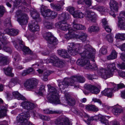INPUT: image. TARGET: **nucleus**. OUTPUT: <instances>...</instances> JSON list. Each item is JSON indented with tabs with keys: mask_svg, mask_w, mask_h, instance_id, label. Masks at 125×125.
Instances as JSON below:
<instances>
[{
	"mask_svg": "<svg viewBox=\"0 0 125 125\" xmlns=\"http://www.w3.org/2000/svg\"><path fill=\"white\" fill-rule=\"evenodd\" d=\"M115 38L116 39L124 40H125V34L124 33H118L116 34Z\"/></svg>",
	"mask_w": 125,
	"mask_h": 125,
	"instance_id": "46",
	"label": "nucleus"
},
{
	"mask_svg": "<svg viewBox=\"0 0 125 125\" xmlns=\"http://www.w3.org/2000/svg\"><path fill=\"white\" fill-rule=\"evenodd\" d=\"M12 57L14 58L15 61L19 60V56L17 52H15L13 54Z\"/></svg>",
	"mask_w": 125,
	"mask_h": 125,
	"instance_id": "64",
	"label": "nucleus"
},
{
	"mask_svg": "<svg viewBox=\"0 0 125 125\" xmlns=\"http://www.w3.org/2000/svg\"><path fill=\"white\" fill-rule=\"evenodd\" d=\"M55 26L56 28L64 31L68 30L71 28L70 25L67 23L66 21L64 20L56 23Z\"/></svg>",
	"mask_w": 125,
	"mask_h": 125,
	"instance_id": "8",
	"label": "nucleus"
},
{
	"mask_svg": "<svg viewBox=\"0 0 125 125\" xmlns=\"http://www.w3.org/2000/svg\"><path fill=\"white\" fill-rule=\"evenodd\" d=\"M12 69L11 67H8L7 68H4L3 70L6 75L11 77L14 76V74L12 73Z\"/></svg>",
	"mask_w": 125,
	"mask_h": 125,
	"instance_id": "37",
	"label": "nucleus"
},
{
	"mask_svg": "<svg viewBox=\"0 0 125 125\" xmlns=\"http://www.w3.org/2000/svg\"><path fill=\"white\" fill-rule=\"evenodd\" d=\"M45 86L44 85H42L40 86L39 89V91L38 92L39 94L42 95L43 93L45 91Z\"/></svg>",
	"mask_w": 125,
	"mask_h": 125,
	"instance_id": "58",
	"label": "nucleus"
},
{
	"mask_svg": "<svg viewBox=\"0 0 125 125\" xmlns=\"http://www.w3.org/2000/svg\"><path fill=\"white\" fill-rule=\"evenodd\" d=\"M110 7L111 10L117 12L118 10V3L114 0H111L110 3Z\"/></svg>",
	"mask_w": 125,
	"mask_h": 125,
	"instance_id": "20",
	"label": "nucleus"
},
{
	"mask_svg": "<svg viewBox=\"0 0 125 125\" xmlns=\"http://www.w3.org/2000/svg\"><path fill=\"white\" fill-rule=\"evenodd\" d=\"M107 70L108 71L110 72H111L113 74V72L115 70L118 71L117 70L116 68L115 63L114 62L107 64Z\"/></svg>",
	"mask_w": 125,
	"mask_h": 125,
	"instance_id": "23",
	"label": "nucleus"
},
{
	"mask_svg": "<svg viewBox=\"0 0 125 125\" xmlns=\"http://www.w3.org/2000/svg\"><path fill=\"white\" fill-rule=\"evenodd\" d=\"M67 10L69 11L70 13L73 16V14H75L74 9L73 7H69L67 9Z\"/></svg>",
	"mask_w": 125,
	"mask_h": 125,
	"instance_id": "55",
	"label": "nucleus"
},
{
	"mask_svg": "<svg viewBox=\"0 0 125 125\" xmlns=\"http://www.w3.org/2000/svg\"><path fill=\"white\" fill-rule=\"evenodd\" d=\"M125 87V85L123 83H120L118 84L114 88V90L115 91L118 90V89L122 88Z\"/></svg>",
	"mask_w": 125,
	"mask_h": 125,
	"instance_id": "53",
	"label": "nucleus"
},
{
	"mask_svg": "<svg viewBox=\"0 0 125 125\" xmlns=\"http://www.w3.org/2000/svg\"><path fill=\"white\" fill-rule=\"evenodd\" d=\"M30 117V115L28 113L25 112L21 113L16 117L17 123H20L21 125H26L25 124Z\"/></svg>",
	"mask_w": 125,
	"mask_h": 125,
	"instance_id": "7",
	"label": "nucleus"
},
{
	"mask_svg": "<svg viewBox=\"0 0 125 125\" xmlns=\"http://www.w3.org/2000/svg\"><path fill=\"white\" fill-rule=\"evenodd\" d=\"M31 16L33 18L36 20L37 22H39L41 21V19L40 17V15L39 13L37 12L35 10H31Z\"/></svg>",
	"mask_w": 125,
	"mask_h": 125,
	"instance_id": "22",
	"label": "nucleus"
},
{
	"mask_svg": "<svg viewBox=\"0 0 125 125\" xmlns=\"http://www.w3.org/2000/svg\"><path fill=\"white\" fill-rule=\"evenodd\" d=\"M123 111L122 108L121 106L115 107L112 109L113 113L116 115L120 114Z\"/></svg>",
	"mask_w": 125,
	"mask_h": 125,
	"instance_id": "32",
	"label": "nucleus"
},
{
	"mask_svg": "<svg viewBox=\"0 0 125 125\" xmlns=\"http://www.w3.org/2000/svg\"><path fill=\"white\" fill-rule=\"evenodd\" d=\"M38 82V80L35 78L27 80L24 84V86L28 90H31L35 88Z\"/></svg>",
	"mask_w": 125,
	"mask_h": 125,
	"instance_id": "6",
	"label": "nucleus"
},
{
	"mask_svg": "<svg viewBox=\"0 0 125 125\" xmlns=\"http://www.w3.org/2000/svg\"><path fill=\"white\" fill-rule=\"evenodd\" d=\"M4 31L3 33H2L1 31H0V41L2 44L4 45L9 43V42L6 40V38L4 36ZM4 34H5L4 33Z\"/></svg>",
	"mask_w": 125,
	"mask_h": 125,
	"instance_id": "34",
	"label": "nucleus"
},
{
	"mask_svg": "<svg viewBox=\"0 0 125 125\" xmlns=\"http://www.w3.org/2000/svg\"><path fill=\"white\" fill-rule=\"evenodd\" d=\"M79 33L80 35L78 37L83 42L86 41V44H85L84 45L83 48V52L84 50V49L85 46L86 45L88 44H89V45H90L89 44V42L88 41H86V38L87 36V34L85 33L82 31L80 32Z\"/></svg>",
	"mask_w": 125,
	"mask_h": 125,
	"instance_id": "21",
	"label": "nucleus"
},
{
	"mask_svg": "<svg viewBox=\"0 0 125 125\" xmlns=\"http://www.w3.org/2000/svg\"><path fill=\"white\" fill-rule=\"evenodd\" d=\"M82 46L81 44L75 43L74 42L68 43L67 47L68 52L71 55H75L80 51H83Z\"/></svg>",
	"mask_w": 125,
	"mask_h": 125,
	"instance_id": "3",
	"label": "nucleus"
},
{
	"mask_svg": "<svg viewBox=\"0 0 125 125\" xmlns=\"http://www.w3.org/2000/svg\"><path fill=\"white\" fill-rule=\"evenodd\" d=\"M10 19L11 18L9 17L7 18L4 21V25L7 28H10L11 26Z\"/></svg>",
	"mask_w": 125,
	"mask_h": 125,
	"instance_id": "39",
	"label": "nucleus"
},
{
	"mask_svg": "<svg viewBox=\"0 0 125 125\" xmlns=\"http://www.w3.org/2000/svg\"><path fill=\"white\" fill-rule=\"evenodd\" d=\"M97 10L100 11H103L105 12L107 11L106 8L104 7L98 6L97 8Z\"/></svg>",
	"mask_w": 125,
	"mask_h": 125,
	"instance_id": "57",
	"label": "nucleus"
},
{
	"mask_svg": "<svg viewBox=\"0 0 125 125\" xmlns=\"http://www.w3.org/2000/svg\"><path fill=\"white\" fill-rule=\"evenodd\" d=\"M5 11L4 7L2 5L0 6V16H2Z\"/></svg>",
	"mask_w": 125,
	"mask_h": 125,
	"instance_id": "61",
	"label": "nucleus"
},
{
	"mask_svg": "<svg viewBox=\"0 0 125 125\" xmlns=\"http://www.w3.org/2000/svg\"><path fill=\"white\" fill-rule=\"evenodd\" d=\"M12 94L13 96L15 98L18 100H24L26 99L25 98L24 96L21 95L17 91L13 92Z\"/></svg>",
	"mask_w": 125,
	"mask_h": 125,
	"instance_id": "35",
	"label": "nucleus"
},
{
	"mask_svg": "<svg viewBox=\"0 0 125 125\" xmlns=\"http://www.w3.org/2000/svg\"><path fill=\"white\" fill-rule=\"evenodd\" d=\"M84 87L86 89L89 91L90 92L94 94L98 93L100 91L96 87L89 84H85Z\"/></svg>",
	"mask_w": 125,
	"mask_h": 125,
	"instance_id": "14",
	"label": "nucleus"
},
{
	"mask_svg": "<svg viewBox=\"0 0 125 125\" xmlns=\"http://www.w3.org/2000/svg\"><path fill=\"white\" fill-rule=\"evenodd\" d=\"M47 12L46 14L45 15L44 17L46 19V17H49L50 19H53L55 18L57 15V13L54 11H51V10L48 9V11H46Z\"/></svg>",
	"mask_w": 125,
	"mask_h": 125,
	"instance_id": "19",
	"label": "nucleus"
},
{
	"mask_svg": "<svg viewBox=\"0 0 125 125\" xmlns=\"http://www.w3.org/2000/svg\"><path fill=\"white\" fill-rule=\"evenodd\" d=\"M70 29L68 30V33L66 34L65 36V38L68 40L73 38L76 36V34L73 31V30H72V28L71 27Z\"/></svg>",
	"mask_w": 125,
	"mask_h": 125,
	"instance_id": "26",
	"label": "nucleus"
},
{
	"mask_svg": "<svg viewBox=\"0 0 125 125\" xmlns=\"http://www.w3.org/2000/svg\"><path fill=\"white\" fill-rule=\"evenodd\" d=\"M9 42V43L8 44H7L5 45H4H4L3 46V49L6 52H9L10 53L12 52V49L9 47H6L5 46L6 45L8 44H10V42Z\"/></svg>",
	"mask_w": 125,
	"mask_h": 125,
	"instance_id": "51",
	"label": "nucleus"
},
{
	"mask_svg": "<svg viewBox=\"0 0 125 125\" xmlns=\"http://www.w3.org/2000/svg\"><path fill=\"white\" fill-rule=\"evenodd\" d=\"M59 59L55 55H54L52 56L50 58V62L53 63V65H54L55 63H56L58 62Z\"/></svg>",
	"mask_w": 125,
	"mask_h": 125,
	"instance_id": "42",
	"label": "nucleus"
},
{
	"mask_svg": "<svg viewBox=\"0 0 125 125\" xmlns=\"http://www.w3.org/2000/svg\"><path fill=\"white\" fill-rule=\"evenodd\" d=\"M70 86L73 85L75 81L78 82L80 83H83L85 81V78L81 76L75 75L72 77L70 80Z\"/></svg>",
	"mask_w": 125,
	"mask_h": 125,
	"instance_id": "10",
	"label": "nucleus"
},
{
	"mask_svg": "<svg viewBox=\"0 0 125 125\" xmlns=\"http://www.w3.org/2000/svg\"><path fill=\"white\" fill-rule=\"evenodd\" d=\"M99 30V27L97 26H92L90 27L89 28L88 31L90 32H92L98 31Z\"/></svg>",
	"mask_w": 125,
	"mask_h": 125,
	"instance_id": "44",
	"label": "nucleus"
},
{
	"mask_svg": "<svg viewBox=\"0 0 125 125\" xmlns=\"http://www.w3.org/2000/svg\"><path fill=\"white\" fill-rule=\"evenodd\" d=\"M84 50L80 55L81 58L77 60V64L79 65L84 66L85 69L96 70L97 69V67L95 63L90 65L89 59H91L93 62H94V54L95 50L93 49L90 45L88 44L85 45L84 48Z\"/></svg>",
	"mask_w": 125,
	"mask_h": 125,
	"instance_id": "1",
	"label": "nucleus"
},
{
	"mask_svg": "<svg viewBox=\"0 0 125 125\" xmlns=\"http://www.w3.org/2000/svg\"><path fill=\"white\" fill-rule=\"evenodd\" d=\"M39 117L41 119L45 121H49L50 120V117L47 116H45L42 115H40Z\"/></svg>",
	"mask_w": 125,
	"mask_h": 125,
	"instance_id": "54",
	"label": "nucleus"
},
{
	"mask_svg": "<svg viewBox=\"0 0 125 125\" xmlns=\"http://www.w3.org/2000/svg\"><path fill=\"white\" fill-rule=\"evenodd\" d=\"M21 9L18 10L16 12L17 18V21L21 26L26 25L28 22L29 18L26 13L22 12Z\"/></svg>",
	"mask_w": 125,
	"mask_h": 125,
	"instance_id": "5",
	"label": "nucleus"
},
{
	"mask_svg": "<svg viewBox=\"0 0 125 125\" xmlns=\"http://www.w3.org/2000/svg\"><path fill=\"white\" fill-rule=\"evenodd\" d=\"M19 32V30L17 29H6L4 30V33H7L10 36H14L18 35Z\"/></svg>",
	"mask_w": 125,
	"mask_h": 125,
	"instance_id": "17",
	"label": "nucleus"
},
{
	"mask_svg": "<svg viewBox=\"0 0 125 125\" xmlns=\"http://www.w3.org/2000/svg\"><path fill=\"white\" fill-rule=\"evenodd\" d=\"M18 82L19 80L17 78H14L11 79L8 84L9 87L11 88L14 86Z\"/></svg>",
	"mask_w": 125,
	"mask_h": 125,
	"instance_id": "41",
	"label": "nucleus"
},
{
	"mask_svg": "<svg viewBox=\"0 0 125 125\" xmlns=\"http://www.w3.org/2000/svg\"><path fill=\"white\" fill-rule=\"evenodd\" d=\"M64 63L59 59L58 62H57L56 63H55V65L54 66L56 67L61 68L64 66Z\"/></svg>",
	"mask_w": 125,
	"mask_h": 125,
	"instance_id": "49",
	"label": "nucleus"
},
{
	"mask_svg": "<svg viewBox=\"0 0 125 125\" xmlns=\"http://www.w3.org/2000/svg\"><path fill=\"white\" fill-rule=\"evenodd\" d=\"M0 62L3 65H7L9 63L8 57L3 55L0 56Z\"/></svg>",
	"mask_w": 125,
	"mask_h": 125,
	"instance_id": "36",
	"label": "nucleus"
},
{
	"mask_svg": "<svg viewBox=\"0 0 125 125\" xmlns=\"http://www.w3.org/2000/svg\"><path fill=\"white\" fill-rule=\"evenodd\" d=\"M73 31L83 30L85 29V26L80 24L76 23L75 21L73 22Z\"/></svg>",
	"mask_w": 125,
	"mask_h": 125,
	"instance_id": "27",
	"label": "nucleus"
},
{
	"mask_svg": "<svg viewBox=\"0 0 125 125\" xmlns=\"http://www.w3.org/2000/svg\"><path fill=\"white\" fill-rule=\"evenodd\" d=\"M47 86L49 92V94L47 96L48 100L51 103L55 104H59L60 102L57 89L51 86L49 84Z\"/></svg>",
	"mask_w": 125,
	"mask_h": 125,
	"instance_id": "2",
	"label": "nucleus"
},
{
	"mask_svg": "<svg viewBox=\"0 0 125 125\" xmlns=\"http://www.w3.org/2000/svg\"><path fill=\"white\" fill-rule=\"evenodd\" d=\"M61 19H67L69 18L68 14L67 13H63L61 15Z\"/></svg>",
	"mask_w": 125,
	"mask_h": 125,
	"instance_id": "56",
	"label": "nucleus"
},
{
	"mask_svg": "<svg viewBox=\"0 0 125 125\" xmlns=\"http://www.w3.org/2000/svg\"><path fill=\"white\" fill-rule=\"evenodd\" d=\"M67 101L68 104L70 106H73L75 104V99L73 98H71Z\"/></svg>",
	"mask_w": 125,
	"mask_h": 125,
	"instance_id": "52",
	"label": "nucleus"
},
{
	"mask_svg": "<svg viewBox=\"0 0 125 125\" xmlns=\"http://www.w3.org/2000/svg\"><path fill=\"white\" fill-rule=\"evenodd\" d=\"M114 88L112 89V88H107L102 91L101 92L102 95L106 96L109 97H111L112 96V93L113 92Z\"/></svg>",
	"mask_w": 125,
	"mask_h": 125,
	"instance_id": "18",
	"label": "nucleus"
},
{
	"mask_svg": "<svg viewBox=\"0 0 125 125\" xmlns=\"http://www.w3.org/2000/svg\"><path fill=\"white\" fill-rule=\"evenodd\" d=\"M70 82L69 83L68 81L65 80L62 83H60L58 85V86L61 90H64L65 88L68 87L69 85Z\"/></svg>",
	"mask_w": 125,
	"mask_h": 125,
	"instance_id": "30",
	"label": "nucleus"
},
{
	"mask_svg": "<svg viewBox=\"0 0 125 125\" xmlns=\"http://www.w3.org/2000/svg\"><path fill=\"white\" fill-rule=\"evenodd\" d=\"M117 66L119 68L121 69H125V63H123L120 64H117Z\"/></svg>",
	"mask_w": 125,
	"mask_h": 125,
	"instance_id": "59",
	"label": "nucleus"
},
{
	"mask_svg": "<svg viewBox=\"0 0 125 125\" xmlns=\"http://www.w3.org/2000/svg\"><path fill=\"white\" fill-rule=\"evenodd\" d=\"M51 73L50 71H45L43 73V80L44 81H47L48 80L47 77Z\"/></svg>",
	"mask_w": 125,
	"mask_h": 125,
	"instance_id": "48",
	"label": "nucleus"
},
{
	"mask_svg": "<svg viewBox=\"0 0 125 125\" xmlns=\"http://www.w3.org/2000/svg\"><path fill=\"white\" fill-rule=\"evenodd\" d=\"M86 19L93 22H95L97 19V15L95 13L91 11H87L85 15Z\"/></svg>",
	"mask_w": 125,
	"mask_h": 125,
	"instance_id": "13",
	"label": "nucleus"
},
{
	"mask_svg": "<svg viewBox=\"0 0 125 125\" xmlns=\"http://www.w3.org/2000/svg\"><path fill=\"white\" fill-rule=\"evenodd\" d=\"M50 5L52 8L56 10L59 11L61 9V7L59 4L54 5L53 4L51 3Z\"/></svg>",
	"mask_w": 125,
	"mask_h": 125,
	"instance_id": "47",
	"label": "nucleus"
},
{
	"mask_svg": "<svg viewBox=\"0 0 125 125\" xmlns=\"http://www.w3.org/2000/svg\"><path fill=\"white\" fill-rule=\"evenodd\" d=\"M48 42V46L49 48L52 49H53L55 48V46L58 44V41L57 39H56L53 41H49Z\"/></svg>",
	"mask_w": 125,
	"mask_h": 125,
	"instance_id": "31",
	"label": "nucleus"
},
{
	"mask_svg": "<svg viewBox=\"0 0 125 125\" xmlns=\"http://www.w3.org/2000/svg\"><path fill=\"white\" fill-rule=\"evenodd\" d=\"M44 112L47 114H58L60 113L59 111L57 110L52 111L49 109L44 110Z\"/></svg>",
	"mask_w": 125,
	"mask_h": 125,
	"instance_id": "43",
	"label": "nucleus"
},
{
	"mask_svg": "<svg viewBox=\"0 0 125 125\" xmlns=\"http://www.w3.org/2000/svg\"><path fill=\"white\" fill-rule=\"evenodd\" d=\"M54 123L57 125H72L69 119L64 117L58 118L55 120Z\"/></svg>",
	"mask_w": 125,
	"mask_h": 125,
	"instance_id": "11",
	"label": "nucleus"
},
{
	"mask_svg": "<svg viewBox=\"0 0 125 125\" xmlns=\"http://www.w3.org/2000/svg\"><path fill=\"white\" fill-rule=\"evenodd\" d=\"M30 30L33 32L39 31L40 30L39 26L37 22H32L29 23L28 25Z\"/></svg>",
	"mask_w": 125,
	"mask_h": 125,
	"instance_id": "16",
	"label": "nucleus"
},
{
	"mask_svg": "<svg viewBox=\"0 0 125 125\" xmlns=\"http://www.w3.org/2000/svg\"><path fill=\"white\" fill-rule=\"evenodd\" d=\"M85 16V15L82 12L79 11H75V14H73V17L74 18H82Z\"/></svg>",
	"mask_w": 125,
	"mask_h": 125,
	"instance_id": "40",
	"label": "nucleus"
},
{
	"mask_svg": "<svg viewBox=\"0 0 125 125\" xmlns=\"http://www.w3.org/2000/svg\"><path fill=\"white\" fill-rule=\"evenodd\" d=\"M21 105L23 108L29 111L33 110L36 106L35 104L28 101L23 102L21 103Z\"/></svg>",
	"mask_w": 125,
	"mask_h": 125,
	"instance_id": "12",
	"label": "nucleus"
},
{
	"mask_svg": "<svg viewBox=\"0 0 125 125\" xmlns=\"http://www.w3.org/2000/svg\"><path fill=\"white\" fill-rule=\"evenodd\" d=\"M106 39L110 42H112L113 41V38L110 35L108 34L106 36Z\"/></svg>",
	"mask_w": 125,
	"mask_h": 125,
	"instance_id": "62",
	"label": "nucleus"
},
{
	"mask_svg": "<svg viewBox=\"0 0 125 125\" xmlns=\"http://www.w3.org/2000/svg\"><path fill=\"white\" fill-rule=\"evenodd\" d=\"M15 47L18 50H22L24 54H31L32 52L29 48L25 46L24 43L20 39L14 40L12 41Z\"/></svg>",
	"mask_w": 125,
	"mask_h": 125,
	"instance_id": "4",
	"label": "nucleus"
},
{
	"mask_svg": "<svg viewBox=\"0 0 125 125\" xmlns=\"http://www.w3.org/2000/svg\"><path fill=\"white\" fill-rule=\"evenodd\" d=\"M47 8V7L43 5H42L41 6V7L40 8L41 12L42 15L43 17L45 16V15H44L46 14L47 12V11L48 10V9L46 10Z\"/></svg>",
	"mask_w": 125,
	"mask_h": 125,
	"instance_id": "45",
	"label": "nucleus"
},
{
	"mask_svg": "<svg viewBox=\"0 0 125 125\" xmlns=\"http://www.w3.org/2000/svg\"><path fill=\"white\" fill-rule=\"evenodd\" d=\"M118 27L121 30H125V23L124 18H120L118 17Z\"/></svg>",
	"mask_w": 125,
	"mask_h": 125,
	"instance_id": "28",
	"label": "nucleus"
},
{
	"mask_svg": "<svg viewBox=\"0 0 125 125\" xmlns=\"http://www.w3.org/2000/svg\"><path fill=\"white\" fill-rule=\"evenodd\" d=\"M117 53L114 50H113L111 54L107 57V59L111 60L116 59L117 57Z\"/></svg>",
	"mask_w": 125,
	"mask_h": 125,
	"instance_id": "38",
	"label": "nucleus"
},
{
	"mask_svg": "<svg viewBox=\"0 0 125 125\" xmlns=\"http://www.w3.org/2000/svg\"><path fill=\"white\" fill-rule=\"evenodd\" d=\"M44 38L48 41H49L54 40L57 39L56 38L53 36L50 32H46L43 34Z\"/></svg>",
	"mask_w": 125,
	"mask_h": 125,
	"instance_id": "24",
	"label": "nucleus"
},
{
	"mask_svg": "<svg viewBox=\"0 0 125 125\" xmlns=\"http://www.w3.org/2000/svg\"><path fill=\"white\" fill-rule=\"evenodd\" d=\"M8 106L7 104H3L0 106V118H4L7 116V112L8 111Z\"/></svg>",
	"mask_w": 125,
	"mask_h": 125,
	"instance_id": "15",
	"label": "nucleus"
},
{
	"mask_svg": "<svg viewBox=\"0 0 125 125\" xmlns=\"http://www.w3.org/2000/svg\"><path fill=\"white\" fill-rule=\"evenodd\" d=\"M57 53L59 56L63 58H68L69 57L66 51L64 49H59L57 51Z\"/></svg>",
	"mask_w": 125,
	"mask_h": 125,
	"instance_id": "25",
	"label": "nucleus"
},
{
	"mask_svg": "<svg viewBox=\"0 0 125 125\" xmlns=\"http://www.w3.org/2000/svg\"><path fill=\"white\" fill-rule=\"evenodd\" d=\"M31 3V2L30 0H23L22 2L23 4L27 6H28Z\"/></svg>",
	"mask_w": 125,
	"mask_h": 125,
	"instance_id": "60",
	"label": "nucleus"
},
{
	"mask_svg": "<svg viewBox=\"0 0 125 125\" xmlns=\"http://www.w3.org/2000/svg\"><path fill=\"white\" fill-rule=\"evenodd\" d=\"M105 117H108V118H110L109 116H105V117L102 116H98V118L101 123L105 124V125H109L108 121L105 118Z\"/></svg>",
	"mask_w": 125,
	"mask_h": 125,
	"instance_id": "33",
	"label": "nucleus"
},
{
	"mask_svg": "<svg viewBox=\"0 0 125 125\" xmlns=\"http://www.w3.org/2000/svg\"><path fill=\"white\" fill-rule=\"evenodd\" d=\"M97 73L102 78L104 79H106L113 75V73L103 68H101L99 69L97 71Z\"/></svg>",
	"mask_w": 125,
	"mask_h": 125,
	"instance_id": "9",
	"label": "nucleus"
},
{
	"mask_svg": "<svg viewBox=\"0 0 125 125\" xmlns=\"http://www.w3.org/2000/svg\"><path fill=\"white\" fill-rule=\"evenodd\" d=\"M45 27L49 29H52L53 28V24L50 22H47L44 23Z\"/></svg>",
	"mask_w": 125,
	"mask_h": 125,
	"instance_id": "50",
	"label": "nucleus"
},
{
	"mask_svg": "<svg viewBox=\"0 0 125 125\" xmlns=\"http://www.w3.org/2000/svg\"><path fill=\"white\" fill-rule=\"evenodd\" d=\"M14 3V6L16 7L19 5L21 2V0H12Z\"/></svg>",
	"mask_w": 125,
	"mask_h": 125,
	"instance_id": "63",
	"label": "nucleus"
},
{
	"mask_svg": "<svg viewBox=\"0 0 125 125\" xmlns=\"http://www.w3.org/2000/svg\"><path fill=\"white\" fill-rule=\"evenodd\" d=\"M85 109L88 111L97 112L99 110L98 108L94 105L88 104L85 106Z\"/></svg>",
	"mask_w": 125,
	"mask_h": 125,
	"instance_id": "29",
	"label": "nucleus"
}]
</instances>
